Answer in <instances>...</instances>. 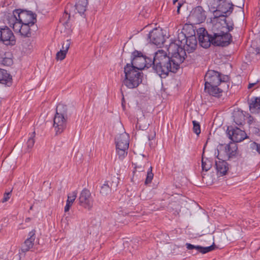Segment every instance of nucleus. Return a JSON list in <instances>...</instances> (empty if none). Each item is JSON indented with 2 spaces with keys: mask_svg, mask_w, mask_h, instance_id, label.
<instances>
[{
  "mask_svg": "<svg viewBox=\"0 0 260 260\" xmlns=\"http://www.w3.org/2000/svg\"><path fill=\"white\" fill-rule=\"evenodd\" d=\"M250 110L252 113L260 112V98H252L249 104Z\"/></svg>",
  "mask_w": 260,
  "mask_h": 260,
  "instance_id": "a878e982",
  "label": "nucleus"
},
{
  "mask_svg": "<svg viewBox=\"0 0 260 260\" xmlns=\"http://www.w3.org/2000/svg\"><path fill=\"white\" fill-rule=\"evenodd\" d=\"M224 28L220 23H216L213 25L210 34L213 38L217 37L219 35L225 32Z\"/></svg>",
  "mask_w": 260,
  "mask_h": 260,
  "instance_id": "bb28decb",
  "label": "nucleus"
},
{
  "mask_svg": "<svg viewBox=\"0 0 260 260\" xmlns=\"http://www.w3.org/2000/svg\"><path fill=\"white\" fill-rule=\"evenodd\" d=\"M150 42L159 47L165 42V36L161 29L155 28L148 34Z\"/></svg>",
  "mask_w": 260,
  "mask_h": 260,
  "instance_id": "4468645a",
  "label": "nucleus"
},
{
  "mask_svg": "<svg viewBox=\"0 0 260 260\" xmlns=\"http://www.w3.org/2000/svg\"><path fill=\"white\" fill-rule=\"evenodd\" d=\"M155 137V131L153 129L150 131V133L149 134L148 138L149 140H153Z\"/></svg>",
  "mask_w": 260,
  "mask_h": 260,
  "instance_id": "79ce46f5",
  "label": "nucleus"
},
{
  "mask_svg": "<svg viewBox=\"0 0 260 260\" xmlns=\"http://www.w3.org/2000/svg\"><path fill=\"white\" fill-rule=\"evenodd\" d=\"M62 46L65 48V51H68L70 46V41L68 40L65 42H63Z\"/></svg>",
  "mask_w": 260,
  "mask_h": 260,
  "instance_id": "a19ab883",
  "label": "nucleus"
},
{
  "mask_svg": "<svg viewBox=\"0 0 260 260\" xmlns=\"http://www.w3.org/2000/svg\"><path fill=\"white\" fill-rule=\"evenodd\" d=\"M227 134L229 138L236 143L240 142L247 138V135L245 131L237 126L235 127L232 126H228Z\"/></svg>",
  "mask_w": 260,
  "mask_h": 260,
  "instance_id": "f8f14e48",
  "label": "nucleus"
},
{
  "mask_svg": "<svg viewBox=\"0 0 260 260\" xmlns=\"http://www.w3.org/2000/svg\"><path fill=\"white\" fill-rule=\"evenodd\" d=\"M198 34L199 43L202 47L207 48L211 44L213 45V38L205 28H200L198 31Z\"/></svg>",
  "mask_w": 260,
  "mask_h": 260,
  "instance_id": "ddd939ff",
  "label": "nucleus"
},
{
  "mask_svg": "<svg viewBox=\"0 0 260 260\" xmlns=\"http://www.w3.org/2000/svg\"><path fill=\"white\" fill-rule=\"evenodd\" d=\"M177 13L179 14L180 13V9H177Z\"/></svg>",
  "mask_w": 260,
  "mask_h": 260,
  "instance_id": "3c124183",
  "label": "nucleus"
},
{
  "mask_svg": "<svg viewBox=\"0 0 260 260\" xmlns=\"http://www.w3.org/2000/svg\"><path fill=\"white\" fill-rule=\"evenodd\" d=\"M178 0H173V3L174 4H175L177 2H178Z\"/></svg>",
  "mask_w": 260,
  "mask_h": 260,
  "instance_id": "8fccbe9b",
  "label": "nucleus"
},
{
  "mask_svg": "<svg viewBox=\"0 0 260 260\" xmlns=\"http://www.w3.org/2000/svg\"><path fill=\"white\" fill-rule=\"evenodd\" d=\"M11 196V191L8 192H5L4 194V197H3V199L2 200V202L5 203L6 202H7L10 198Z\"/></svg>",
  "mask_w": 260,
  "mask_h": 260,
  "instance_id": "58836bf2",
  "label": "nucleus"
},
{
  "mask_svg": "<svg viewBox=\"0 0 260 260\" xmlns=\"http://www.w3.org/2000/svg\"><path fill=\"white\" fill-rule=\"evenodd\" d=\"M88 4L87 0H78L76 4V9L80 14H83L86 10V7Z\"/></svg>",
  "mask_w": 260,
  "mask_h": 260,
  "instance_id": "cd10ccee",
  "label": "nucleus"
},
{
  "mask_svg": "<svg viewBox=\"0 0 260 260\" xmlns=\"http://www.w3.org/2000/svg\"><path fill=\"white\" fill-rule=\"evenodd\" d=\"M35 136V132H34L28 138L27 141L26 142V145L28 149H31L34 145L35 144V139L34 137Z\"/></svg>",
  "mask_w": 260,
  "mask_h": 260,
  "instance_id": "2f4dec72",
  "label": "nucleus"
},
{
  "mask_svg": "<svg viewBox=\"0 0 260 260\" xmlns=\"http://www.w3.org/2000/svg\"><path fill=\"white\" fill-rule=\"evenodd\" d=\"M0 83L10 86L12 83L11 75L6 70L0 69Z\"/></svg>",
  "mask_w": 260,
  "mask_h": 260,
  "instance_id": "4be33fe9",
  "label": "nucleus"
},
{
  "mask_svg": "<svg viewBox=\"0 0 260 260\" xmlns=\"http://www.w3.org/2000/svg\"><path fill=\"white\" fill-rule=\"evenodd\" d=\"M117 186V182L107 181H105L104 184L101 186L100 193L103 196H107L110 193L112 190L116 189Z\"/></svg>",
  "mask_w": 260,
  "mask_h": 260,
  "instance_id": "aec40b11",
  "label": "nucleus"
},
{
  "mask_svg": "<svg viewBox=\"0 0 260 260\" xmlns=\"http://www.w3.org/2000/svg\"><path fill=\"white\" fill-rule=\"evenodd\" d=\"M193 123V132L199 135L201 133L200 125L199 122L193 120L192 121Z\"/></svg>",
  "mask_w": 260,
  "mask_h": 260,
  "instance_id": "f704fd0d",
  "label": "nucleus"
},
{
  "mask_svg": "<svg viewBox=\"0 0 260 260\" xmlns=\"http://www.w3.org/2000/svg\"><path fill=\"white\" fill-rule=\"evenodd\" d=\"M249 116V118L251 116L242 110L236 109L233 112V118L235 124L238 126H242L245 123V117Z\"/></svg>",
  "mask_w": 260,
  "mask_h": 260,
  "instance_id": "a211bd4d",
  "label": "nucleus"
},
{
  "mask_svg": "<svg viewBox=\"0 0 260 260\" xmlns=\"http://www.w3.org/2000/svg\"><path fill=\"white\" fill-rule=\"evenodd\" d=\"M212 167L211 161L208 158H202V167L203 171H208Z\"/></svg>",
  "mask_w": 260,
  "mask_h": 260,
  "instance_id": "c756f323",
  "label": "nucleus"
},
{
  "mask_svg": "<svg viewBox=\"0 0 260 260\" xmlns=\"http://www.w3.org/2000/svg\"><path fill=\"white\" fill-rule=\"evenodd\" d=\"M9 23L10 26L13 25V29L15 33H19L21 31V25L22 23L20 22L19 20H18V18L16 14L12 16L10 18Z\"/></svg>",
  "mask_w": 260,
  "mask_h": 260,
  "instance_id": "393cba45",
  "label": "nucleus"
},
{
  "mask_svg": "<svg viewBox=\"0 0 260 260\" xmlns=\"http://www.w3.org/2000/svg\"><path fill=\"white\" fill-rule=\"evenodd\" d=\"M116 151L119 157L123 158L127 155V150L129 147L128 135L124 133L119 134L115 139Z\"/></svg>",
  "mask_w": 260,
  "mask_h": 260,
  "instance_id": "423d86ee",
  "label": "nucleus"
},
{
  "mask_svg": "<svg viewBox=\"0 0 260 260\" xmlns=\"http://www.w3.org/2000/svg\"><path fill=\"white\" fill-rule=\"evenodd\" d=\"M149 59L151 58L143 55L141 52L135 50L132 53L131 62L127 63L126 65L133 66L134 70L139 71L145 67L149 68L151 67L149 66V62H147V59Z\"/></svg>",
  "mask_w": 260,
  "mask_h": 260,
  "instance_id": "39448f33",
  "label": "nucleus"
},
{
  "mask_svg": "<svg viewBox=\"0 0 260 260\" xmlns=\"http://www.w3.org/2000/svg\"><path fill=\"white\" fill-rule=\"evenodd\" d=\"M228 164L226 161L222 160L216 161L215 166L217 173L221 176L225 175L229 170Z\"/></svg>",
  "mask_w": 260,
  "mask_h": 260,
  "instance_id": "5701e85b",
  "label": "nucleus"
},
{
  "mask_svg": "<svg viewBox=\"0 0 260 260\" xmlns=\"http://www.w3.org/2000/svg\"><path fill=\"white\" fill-rule=\"evenodd\" d=\"M192 28V27H190ZM192 31L193 34H191L190 36H188L187 39L185 40V44L183 46V48L186 53L192 52L196 49L197 46V40L195 36V32L192 29Z\"/></svg>",
  "mask_w": 260,
  "mask_h": 260,
  "instance_id": "f3484780",
  "label": "nucleus"
},
{
  "mask_svg": "<svg viewBox=\"0 0 260 260\" xmlns=\"http://www.w3.org/2000/svg\"><path fill=\"white\" fill-rule=\"evenodd\" d=\"M13 14H16V16H17L18 20H19L22 23L34 25L37 21L36 15L30 11L20 9H15L13 11Z\"/></svg>",
  "mask_w": 260,
  "mask_h": 260,
  "instance_id": "1a4fd4ad",
  "label": "nucleus"
},
{
  "mask_svg": "<svg viewBox=\"0 0 260 260\" xmlns=\"http://www.w3.org/2000/svg\"><path fill=\"white\" fill-rule=\"evenodd\" d=\"M13 60L11 58L5 57L2 60V63L6 66H10L13 64Z\"/></svg>",
  "mask_w": 260,
  "mask_h": 260,
  "instance_id": "c9c22d12",
  "label": "nucleus"
},
{
  "mask_svg": "<svg viewBox=\"0 0 260 260\" xmlns=\"http://www.w3.org/2000/svg\"><path fill=\"white\" fill-rule=\"evenodd\" d=\"M171 54L170 57L165 51L159 50L155 53L153 59H149V66H152L153 70L161 78H166L170 72L176 73L185 60L177 52Z\"/></svg>",
  "mask_w": 260,
  "mask_h": 260,
  "instance_id": "f257e3e1",
  "label": "nucleus"
},
{
  "mask_svg": "<svg viewBox=\"0 0 260 260\" xmlns=\"http://www.w3.org/2000/svg\"><path fill=\"white\" fill-rule=\"evenodd\" d=\"M182 4L180 3H178V6H177V9H180Z\"/></svg>",
  "mask_w": 260,
  "mask_h": 260,
  "instance_id": "de8ad7c7",
  "label": "nucleus"
},
{
  "mask_svg": "<svg viewBox=\"0 0 260 260\" xmlns=\"http://www.w3.org/2000/svg\"><path fill=\"white\" fill-rule=\"evenodd\" d=\"M152 167H150L148 169L147 173L146 178L145 181V184H148L151 182L153 178V174L152 172Z\"/></svg>",
  "mask_w": 260,
  "mask_h": 260,
  "instance_id": "473e14b6",
  "label": "nucleus"
},
{
  "mask_svg": "<svg viewBox=\"0 0 260 260\" xmlns=\"http://www.w3.org/2000/svg\"><path fill=\"white\" fill-rule=\"evenodd\" d=\"M0 41L2 42L7 46H13L16 43V40L13 33L10 29L7 26L2 28V39H0Z\"/></svg>",
  "mask_w": 260,
  "mask_h": 260,
  "instance_id": "dca6fc26",
  "label": "nucleus"
},
{
  "mask_svg": "<svg viewBox=\"0 0 260 260\" xmlns=\"http://www.w3.org/2000/svg\"><path fill=\"white\" fill-rule=\"evenodd\" d=\"M60 51H64L66 53H67L68 52V51H65V48H64V47L62 45V49H60Z\"/></svg>",
  "mask_w": 260,
  "mask_h": 260,
  "instance_id": "49530a36",
  "label": "nucleus"
},
{
  "mask_svg": "<svg viewBox=\"0 0 260 260\" xmlns=\"http://www.w3.org/2000/svg\"><path fill=\"white\" fill-rule=\"evenodd\" d=\"M135 169L136 171L138 169L139 172H142L144 171V166L142 165H138L137 164H135Z\"/></svg>",
  "mask_w": 260,
  "mask_h": 260,
  "instance_id": "37998d69",
  "label": "nucleus"
},
{
  "mask_svg": "<svg viewBox=\"0 0 260 260\" xmlns=\"http://www.w3.org/2000/svg\"><path fill=\"white\" fill-rule=\"evenodd\" d=\"M213 1H216V3L213 5L210 3L211 8L213 9V12H220L221 14H219V16H227L233 12L234 5L226 0Z\"/></svg>",
  "mask_w": 260,
  "mask_h": 260,
  "instance_id": "0eeeda50",
  "label": "nucleus"
},
{
  "mask_svg": "<svg viewBox=\"0 0 260 260\" xmlns=\"http://www.w3.org/2000/svg\"><path fill=\"white\" fill-rule=\"evenodd\" d=\"M78 200L79 204L85 209L90 210L93 207V199L90 191L86 188H84L81 191Z\"/></svg>",
  "mask_w": 260,
  "mask_h": 260,
  "instance_id": "9b49d317",
  "label": "nucleus"
},
{
  "mask_svg": "<svg viewBox=\"0 0 260 260\" xmlns=\"http://www.w3.org/2000/svg\"><path fill=\"white\" fill-rule=\"evenodd\" d=\"M225 23L226 25V29H227L225 32H229V31H232L233 29V26H234L233 23H231L230 24H229L228 23L226 22V20L225 21Z\"/></svg>",
  "mask_w": 260,
  "mask_h": 260,
  "instance_id": "ea45409f",
  "label": "nucleus"
},
{
  "mask_svg": "<svg viewBox=\"0 0 260 260\" xmlns=\"http://www.w3.org/2000/svg\"><path fill=\"white\" fill-rule=\"evenodd\" d=\"M2 28H0V39H2Z\"/></svg>",
  "mask_w": 260,
  "mask_h": 260,
  "instance_id": "09e8293b",
  "label": "nucleus"
},
{
  "mask_svg": "<svg viewBox=\"0 0 260 260\" xmlns=\"http://www.w3.org/2000/svg\"><path fill=\"white\" fill-rule=\"evenodd\" d=\"M66 54L67 53H66L64 51L60 50L56 53V59L57 60H62L66 57Z\"/></svg>",
  "mask_w": 260,
  "mask_h": 260,
  "instance_id": "e433bc0d",
  "label": "nucleus"
},
{
  "mask_svg": "<svg viewBox=\"0 0 260 260\" xmlns=\"http://www.w3.org/2000/svg\"><path fill=\"white\" fill-rule=\"evenodd\" d=\"M77 191L76 190L68 194V199L67 202H70V203L72 204L75 201L77 198Z\"/></svg>",
  "mask_w": 260,
  "mask_h": 260,
  "instance_id": "72a5a7b5",
  "label": "nucleus"
},
{
  "mask_svg": "<svg viewBox=\"0 0 260 260\" xmlns=\"http://www.w3.org/2000/svg\"><path fill=\"white\" fill-rule=\"evenodd\" d=\"M250 147L253 150H256L259 154H260V144L255 142L251 144Z\"/></svg>",
  "mask_w": 260,
  "mask_h": 260,
  "instance_id": "4c0bfd02",
  "label": "nucleus"
},
{
  "mask_svg": "<svg viewBox=\"0 0 260 260\" xmlns=\"http://www.w3.org/2000/svg\"><path fill=\"white\" fill-rule=\"evenodd\" d=\"M35 230H33L28 234L29 237L24 241L21 247L22 252H26L29 250L34 245V242L35 240Z\"/></svg>",
  "mask_w": 260,
  "mask_h": 260,
  "instance_id": "6ab92c4d",
  "label": "nucleus"
},
{
  "mask_svg": "<svg viewBox=\"0 0 260 260\" xmlns=\"http://www.w3.org/2000/svg\"><path fill=\"white\" fill-rule=\"evenodd\" d=\"M133 173H134V174H135V173H136V172H135V171H134L133 172Z\"/></svg>",
  "mask_w": 260,
  "mask_h": 260,
  "instance_id": "864d4df0",
  "label": "nucleus"
},
{
  "mask_svg": "<svg viewBox=\"0 0 260 260\" xmlns=\"http://www.w3.org/2000/svg\"><path fill=\"white\" fill-rule=\"evenodd\" d=\"M206 17V12L202 7L197 6L191 11L188 19L192 23L197 24L204 22Z\"/></svg>",
  "mask_w": 260,
  "mask_h": 260,
  "instance_id": "9d476101",
  "label": "nucleus"
},
{
  "mask_svg": "<svg viewBox=\"0 0 260 260\" xmlns=\"http://www.w3.org/2000/svg\"><path fill=\"white\" fill-rule=\"evenodd\" d=\"M72 204L70 203V202H67L66 206L64 207V212H67L69 211Z\"/></svg>",
  "mask_w": 260,
  "mask_h": 260,
  "instance_id": "c03bdc74",
  "label": "nucleus"
},
{
  "mask_svg": "<svg viewBox=\"0 0 260 260\" xmlns=\"http://www.w3.org/2000/svg\"><path fill=\"white\" fill-rule=\"evenodd\" d=\"M185 27H184V28H183V31H185Z\"/></svg>",
  "mask_w": 260,
  "mask_h": 260,
  "instance_id": "603ef678",
  "label": "nucleus"
},
{
  "mask_svg": "<svg viewBox=\"0 0 260 260\" xmlns=\"http://www.w3.org/2000/svg\"><path fill=\"white\" fill-rule=\"evenodd\" d=\"M67 107L59 104L56 108V113L53 119V127L56 134L61 133L67 126Z\"/></svg>",
  "mask_w": 260,
  "mask_h": 260,
  "instance_id": "7ed1b4c3",
  "label": "nucleus"
},
{
  "mask_svg": "<svg viewBox=\"0 0 260 260\" xmlns=\"http://www.w3.org/2000/svg\"><path fill=\"white\" fill-rule=\"evenodd\" d=\"M213 39V45L215 46L226 47L232 41V36L228 32H224Z\"/></svg>",
  "mask_w": 260,
  "mask_h": 260,
  "instance_id": "2eb2a0df",
  "label": "nucleus"
},
{
  "mask_svg": "<svg viewBox=\"0 0 260 260\" xmlns=\"http://www.w3.org/2000/svg\"><path fill=\"white\" fill-rule=\"evenodd\" d=\"M32 25L30 24L22 23L21 31L19 32L20 35L25 37H29L31 35L30 27Z\"/></svg>",
  "mask_w": 260,
  "mask_h": 260,
  "instance_id": "c85d7f7f",
  "label": "nucleus"
},
{
  "mask_svg": "<svg viewBox=\"0 0 260 260\" xmlns=\"http://www.w3.org/2000/svg\"><path fill=\"white\" fill-rule=\"evenodd\" d=\"M228 79L227 76L221 77V74L214 70H209L205 76V85L213 86L219 85L221 82L225 83Z\"/></svg>",
  "mask_w": 260,
  "mask_h": 260,
  "instance_id": "6e6552de",
  "label": "nucleus"
},
{
  "mask_svg": "<svg viewBox=\"0 0 260 260\" xmlns=\"http://www.w3.org/2000/svg\"><path fill=\"white\" fill-rule=\"evenodd\" d=\"M186 248L188 250L196 249L197 252H201L205 254L210 252L214 249L215 245H213L208 247H202L200 245H194L190 243H186L185 244Z\"/></svg>",
  "mask_w": 260,
  "mask_h": 260,
  "instance_id": "412c9836",
  "label": "nucleus"
},
{
  "mask_svg": "<svg viewBox=\"0 0 260 260\" xmlns=\"http://www.w3.org/2000/svg\"><path fill=\"white\" fill-rule=\"evenodd\" d=\"M218 86V85L210 86L206 85H205V91L211 95L215 97H219L223 92V90Z\"/></svg>",
  "mask_w": 260,
  "mask_h": 260,
  "instance_id": "b1692460",
  "label": "nucleus"
},
{
  "mask_svg": "<svg viewBox=\"0 0 260 260\" xmlns=\"http://www.w3.org/2000/svg\"><path fill=\"white\" fill-rule=\"evenodd\" d=\"M125 78L123 84L128 88L133 89L138 87L142 81V73L134 70L133 66L126 65L124 68Z\"/></svg>",
  "mask_w": 260,
  "mask_h": 260,
  "instance_id": "f03ea898",
  "label": "nucleus"
},
{
  "mask_svg": "<svg viewBox=\"0 0 260 260\" xmlns=\"http://www.w3.org/2000/svg\"><path fill=\"white\" fill-rule=\"evenodd\" d=\"M188 36H186L184 31H182L178 34V39L175 40L170 43L168 48V51L169 53H174L176 52L179 54L181 57L185 58L186 57V54L183 48L185 40Z\"/></svg>",
  "mask_w": 260,
  "mask_h": 260,
  "instance_id": "20e7f679",
  "label": "nucleus"
},
{
  "mask_svg": "<svg viewBox=\"0 0 260 260\" xmlns=\"http://www.w3.org/2000/svg\"><path fill=\"white\" fill-rule=\"evenodd\" d=\"M260 81V80H257L254 83H249L248 85V88L250 89L252 87H253L254 85L257 84Z\"/></svg>",
  "mask_w": 260,
  "mask_h": 260,
  "instance_id": "a18cd8bd",
  "label": "nucleus"
},
{
  "mask_svg": "<svg viewBox=\"0 0 260 260\" xmlns=\"http://www.w3.org/2000/svg\"><path fill=\"white\" fill-rule=\"evenodd\" d=\"M237 148L236 146L234 147L233 149H232L230 145H228L225 146V151L229 157H232L236 155L237 153Z\"/></svg>",
  "mask_w": 260,
  "mask_h": 260,
  "instance_id": "7c9ffc66",
  "label": "nucleus"
}]
</instances>
